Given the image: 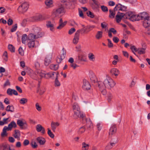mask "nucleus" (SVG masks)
<instances>
[{"label": "nucleus", "instance_id": "79ce46f5", "mask_svg": "<svg viewBox=\"0 0 150 150\" xmlns=\"http://www.w3.org/2000/svg\"><path fill=\"white\" fill-rule=\"evenodd\" d=\"M113 97L112 95V94L110 92H109L107 94V100L108 102H110L111 99H112Z\"/></svg>", "mask_w": 150, "mask_h": 150}, {"label": "nucleus", "instance_id": "6e6d98bb", "mask_svg": "<svg viewBox=\"0 0 150 150\" xmlns=\"http://www.w3.org/2000/svg\"><path fill=\"white\" fill-rule=\"evenodd\" d=\"M17 28V24H15L12 27V28L11 29V32H13L15 31Z\"/></svg>", "mask_w": 150, "mask_h": 150}, {"label": "nucleus", "instance_id": "f8f14e48", "mask_svg": "<svg viewBox=\"0 0 150 150\" xmlns=\"http://www.w3.org/2000/svg\"><path fill=\"white\" fill-rule=\"evenodd\" d=\"M127 8V6L122 5L120 4H116L114 8V11L120 10L122 11H125Z\"/></svg>", "mask_w": 150, "mask_h": 150}, {"label": "nucleus", "instance_id": "c85d7f7f", "mask_svg": "<svg viewBox=\"0 0 150 150\" xmlns=\"http://www.w3.org/2000/svg\"><path fill=\"white\" fill-rule=\"evenodd\" d=\"M7 130H8L7 126H4L3 128L2 132L1 134V136L2 137H4L5 136H6L7 135V134L6 133Z\"/></svg>", "mask_w": 150, "mask_h": 150}, {"label": "nucleus", "instance_id": "052dcab7", "mask_svg": "<svg viewBox=\"0 0 150 150\" xmlns=\"http://www.w3.org/2000/svg\"><path fill=\"white\" fill-rule=\"evenodd\" d=\"M7 94L9 95H12L13 94V89L8 88L7 91Z\"/></svg>", "mask_w": 150, "mask_h": 150}, {"label": "nucleus", "instance_id": "ea45409f", "mask_svg": "<svg viewBox=\"0 0 150 150\" xmlns=\"http://www.w3.org/2000/svg\"><path fill=\"white\" fill-rule=\"evenodd\" d=\"M3 150H15L14 149L11 148L9 145H5L3 146Z\"/></svg>", "mask_w": 150, "mask_h": 150}, {"label": "nucleus", "instance_id": "412c9836", "mask_svg": "<svg viewBox=\"0 0 150 150\" xmlns=\"http://www.w3.org/2000/svg\"><path fill=\"white\" fill-rule=\"evenodd\" d=\"M67 23V21H66L63 22L62 19L60 18L59 21V25L57 27V28L58 29H61L66 25Z\"/></svg>", "mask_w": 150, "mask_h": 150}, {"label": "nucleus", "instance_id": "49530a36", "mask_svg": "<svg viewBox=\"0 0 150 150\" xmlns=\"http://www.w3.org/2000/svg\"><path fill=\"white\" fill-rule=\"evenodd\" d=\"M47 129L48 130L47 133L48 135L51 138H54V135L52 133L51 130L49 128H48Z\"/></svg>", "mask_w": 150, "mask_h": 150}, {"label": "nucleus", "instance_id": "e2e57ef3", "mask_svg": "<svg viewBox=\"0 0 150 150\" xmlns=\"http://www.w3.org/2000/svg\"><path fill=\"white\" fill-rule=\"evenodd\" d=\"M108 45L109 47H112L113 46V44L112 42L109 39H108Z\"/></svg>", "mask_w": 150, "mask_h": 150}, {"label": "nucleus", "instance_id": "37998d69", "mask_svg": "<svg viewBox=\"0 0 150 150\" xmlns=\"http://www.w3.org/2000/svg\"><path fill=\"white\" fill-rule=\"evenodd\" d=\"M8 49L12 52H15V48L12 45H9L8 46Z\"/></svg>", "mask_w": 150, "mask_h": 150}, {"label": "nucleus", "instance_id": "6e6552de", "mask_svg": "<svg viewBox=\"0 0 150 150\" xmlns=\"http://www.w3.org/2000/svg\"><path fill=\"white\" fill-rule=\"evenodd\" d=\"M83 28L77 30L76 32L73 40V43L74 44H76L79 39L80 33V32L83 31Z\"/></svg>", "mask_w": 150, "mask_h": 150}, {"label": "nucleus", "instance_id": "58836bf2", "mask_svg": "<svg viewBox=\"0 0 150 150\" xmlns=\"http://www.w3.org/2000/svg\"><path fill=\"white\" fill-rule=\"evenodd\" d=\"M35 45V40H29L28 42V46L29 48L33 47Z\"/></svg>", "mask_w": 150, "mask_h": 150}, {"label": "nucleus", "instance_id": "a211bd4d", "mask_svg": "<svg viewBox=\"0 0 150 150\" xmlns=\"http://www.w3.org/2000/svg\"><path fill=\"white\" fill-rule=\"evenodd\" d=\"M36 129L38 132H41L42 134L45 133V128L40 124L38 125L36 127Z\"/></svg>", "mask_w": 150, "mask_h": 150}, {"label": "nucleus", "instance_id": "864d4df0", "mask_svg": "<svg viewBox=\"0 0 150 150\" xmlns=\"http://www.w3.org/2000/svg\"><path fill=\"white\" fill-rule=\"evenodd\" d=\"M3 57L4 59L6 61H7L8 60V54L7 52L5 51L3 54Z\"/></svg>", "mask_w": 150, "mask_h": 150}, {"label": "nucleus", "instance_id": "2eb2a0df", "mask_svg": "<svg viewBox=\"0 0 150 150\" xmlns=\"http://www.w3.org/2000/svg\"><path fill=\"white\" fill-rule=\"evenodd\" d=\"M51 59L52 56L50 55H47L45 59L44 62V64L45 66H47L50 64Z\"/></svg>", "mask_w": 150, "mask_h": 150}, {"label": "nucleus", "instance_id": "ddd939ff", "mask_svg": "<svg viewBox=\"0 0 150 150\" xmlns=\"http://www.w3.org/2000/svg\"><path fill=\"white\" fill-rule=\"evenodd\" d=\"M143 25L144 27L150 30V17L147 19H146L143 21Z\"/></svg>", "mask_w": 150, "mask_h": 150}, {"label": "nucleus", "instance_id": "423d86ee", "mask_svg": "<svg viewBox=\"0 0 150 150\" xmlns=\"http://www.w3.org/2000/svg\"><path fill=\"white\" fill-rule=\"evenodd\" d=\"M28 8V3L27 2H25L19 6L18 10L20 13H23L26 11Z\"/></svg>", "mask_w": 150, "mask_h": 150}, {"label": "nucleus", "instance_id": "bb28decb", "mask_svg": "<svg viewBox=\"0 0 150 150\" xmlns=\"http://www.w3.org/2000/svg\"><path fill=\"white\" fill-rule=\"evenodd\" d=\"M16 126L17 125L16 122L14 121H12L8 124V127H7V128L8 130H10L13 127L15 128Z\"/></svg>", "mask_w": 150, "mask_h": 150}, {"label": "nucleus", "instance_id": "7ed1b4c3", "mask_svg": "<svg viewBox=\"0 0 150 150\" xmlns=\"http://www.w3.org/2000/svg\"><path fill=\"white\" fill-rule=\"evenodd\" d=\"M103 83L105 87L109 89L113 87L115 84L113 80L109 77L105 79Z\"/></svg>", "mask_w": 150, "mask_h": 150}, {"label": "nucleus", "instance_id": "5701e85b", "mask_svg": "<svg viewBox=\"0 0 150 150\" xmlns=\"http://www.w3.org/2000/svg\"><path fill=\"white\" fill-rule=\"evenodd\" d=\"M37 141L40 145H43L45 142V139L41 137H39L36 139Z\"/></svg>", "mask_w": 150, "mask_h": 150}, {"label": "nucleus", "instance_id": "e433bc0d", "mask_svg": "<svg viewBox=\"0 0 150 150\" xmlns=\"http://www.w3.org/2000/svg\"><path fill=\"white\" fill-rule=\"evenodd\" d=\"M28 38L27 35L26 34H23L22 37V42L23 43L25 44L26 41Z\"/></svg>", "mask_w": 150, "mask_h": 150}, {"label": "nucleus", "instance_id": "4468645a", "mask_svg": "<svg viewBox=\"0 0 150 150\" xmlns=\"http://www.w3.org/2000/svg\"><path fill=\"white\" fill-rule=\"evenodd\" d=\"M89 76L90 80L92 82L95 83L97 81L96 77L92 71H90L89 72Z\"/></svg>", "mask_w": 150, "mask_h": 150}, {"label": "nucleus", "instance_id": "6ab92c4d", "mask_svg": "<svg viewBox=\"0 0 150 150\" xmlns=\"http://www.w3.org/2000/svg\"><path fill=\"white\" fill-rule=\"evenodd\" d=\"M59 125V123L58 122H52L51 124V129L53 132H55V129Z\"/></svg>", "mask_w": 150, "mask_h": 150}, {"label": "nucleus", "instance_id": "338daca9", "mask_svg": "<svg viewBox=\"0 0 150 150\" xmlns=\"http://www.w3.org/2000/svg\"><path fill=\"white\" fill-rule=\"evenodd\" d=\"M97 126L98 130H100L101 129L102 126L100 123H98L97 125Z\"/></svg>", "mask_w": 150, "mask_h": 150}, {"label": "nucleus", "instance_id": "8fccbe9b", "mask_svg": "<svg viewBox=\"0 0 150 150\" xmlns=\"http://www.w3.org/2000/svg\"><path fill=\"white\" fill-rule=\"evenodd\" d=\"M87 16L91 18H93L94 17V14L90 11H88L87 12Z\"/></svg>", "mask_w": 150, "mask_h": 150}, {"label": "nucleus", "instance_id": "5fc2aeb1", "mask_svg": "<svg viewBox=\"0 0 150 150\" xmlns=\"http://www.w3.org/2000/svg\"><path fill=\"white\" fill-rule=\"evenodd\" d=\"M101 8L102 10L104 12H107L108 11V8L106 6L103 5L102 6H101Z\"/></svg>", "mask_w": 150, "mask_h": 150}, {"label": "nucleus", "instance_id": "9b49d317", "mask_svg": "<svg viewBox=\"0 0 150 150\" xmlns=\"http://www.w3.org/2000/svg\"><path fill=\"white\" fill-rule=\"evenodd\" d=\"M91 88V86L89 82L85 79H84L83 81V84L82 88L83 89L88 90L90 89Z\"/></svg>", "mask_w": 150, "mask_h": 150}, {"label": "nucleus", "instance_id": "cd10ccee", "mask_svg": "<svg viewBox=\"0 0 150 150\" xmlns=\"http://www.w3.org/2000/svg\"><path fill=\"white\" fill-rule=\"evenodd\" d=\"M13 136L15 138L19 139L21 136L20 131L17 129L15 130Z\"/></svg>", "mask_w": 150, "mask_h": 150}, {"label": "nucleus", "instance_id": "72a5a7b5", "mask_svg": "<svg viewBox=\"0 0 150 150\" xmlns=\"http://www.w3.org/2000/svg\"><path fill=\"white\" fill-rule=\"evenodd\" d=\"M103 32L101 31H98L96 35V38L97 39H99L102 37Z\"/></svg>", "mask_w": 150, "mask_h": 150}, {"label": "nucleus", "instance_id": "603ef678", "mask_svg": "<svg viewBox=\"0 0 150 150\" xmlns=\"http://www.w3.org/2000/svg\"><path fill=\"white\" fill-rule=\"evenodd\" d=\"M19 53L21 56H23L24 55V52L23 49L22 48L20 47L18 49Z\"/></svg>", "mask_w": 150, "mask_h": 150}, {"label": "nucleus", "instance_id": "9d476101", "mask_svg": "<svg viewBox=\"0 0 150 150\" xmlns=\"http://www.w3.org/2000/svg\"><path fill=\"white\" fill-rule=\"evenodd\" d=\"M82 120H85L86 122V126L87 127V129L90 130L93 128V126L92 122L89 118H86L85 117H83V119H82Z\"/></svg>", "mask_w": 150, "mask_h": 150}, {"label": "nucleus", "instance_id": "bf43d9fd", "mask_svg": "<svg viewBox=\"0 0 150 150\" xmlns=\"http://www.w3.org/2000/svg\"><path fill=\"white\" fill-rule=\"evenodd\" d=\"M45 91V88H42L41 89H40L39 90V92H38L39 93V94L42 95Z\"/></svg>", "mask_w": 150, "mask_h": 150}, {"label": "nucleus", "instance_id": "2f4dec72", "mask_svg": "<svg viewBox=\"0 0 150 150\" xmlns=\"http://www.w3.org/2000/svg\"><path fill=\"white\" fill-rule=\"evenodd\" d=\"M14 107L13 105H8L7 106L6 108V110L7 111L9 112L10 111L11 112H13L14 111Z\"/></svg>", "mask_w": 150, "mask_h": 150}, {"label": "nucleus", "instance_id": "09e8293b", "mask_svg": "<svg viewBox=\"0 0 150 150\" xmlns=\"http://www.w3.org/2000/svg\"><path fill=\"white\" fill-rule=\"evenodd\" d=\"M64 59V58H63L62 57V55H61L59 57H57L56 59L57 62L58 63H60L62 60V59Z\"/></svg>", "mask_w": 150, "mask_h": 150}, {"label": "nucleus", "instance_id": "680f3d73", "mask_svg": "<svg viewBox=\"0 0 150 150\" xmlns=\"http://www.w3.org/2000/svg\"><path fill=\"white\" fill-rule=\"evenodd\" d=\"M75 31L76 30L74 28H72L69 30L68 33L70 35H71L75 32Z\"/></svg>", "mask_w": 150, "mask_h": 150}, {"label": "nucleus", "instance_id": "13d9d810", "mask_svg": "<svg viewBox=\"0 0 150 150\" xmlns=\"http://www.w3.org/2000/svg\"><path fill=\"white\" fill-rule=\"evenodd\" d=\"M93 2L94 4L95 5V7L96 8L99 7V4L98 3L96 0H91Z\"/></svg>", "mask_w": 150, "mask_h": 150}, {"label": "nucleus", "instance_id": "0eeeda50", "mask_svg": "<svg viewBox=\"0 0 150 150\" xmlns=\"http://www.w3.org/2000/svg\"><path fill=\"white\" fill-rule=\"evenodd\" d=\"M150 18L148 15V13L145 12L140 13L137 15V21H139L140 19L145 20L146 19H147Z\"/></svg>", "mask_w": 150, "mask_h": 150}, {"label": "nucleus", "instance_id": "f03ea898", "mask_svg": "<svg viewBox=\"0 0 150 150\" xmlns=\"http://www.w3.org/2000/svg\"><path fill=\"white\" fill-rule=\"evenodd\" d=\"M73 108L75 118L76 119L79 117L81 119H83V117H85V115L83 112H80V109L78 104L76 103H74Z\"/></svg>", "mask_w": 150, "mask_h": 150}, {"label": "nucleus", "instance_id": "4c0bfd02", "mask_svg": "<svg viewBox=\"0 0 150 150\" xmlns=\"http://www.w3.org/2000/svg\"><path fill=\"white\" fill-rule=\"evenodd\" d=\"M45 75H47L50 78H53L54 75H55L56 77L57 76V74L54 72H50Z\"/></svg>", "mask_w": 150, "mask_h": 150}, {"label": "nucleus", "instance_id": "b1692460", "mask_svg": "<svg viewBox=\"0 0 150 150\" xmlns=\"http://www.w3.org/2000/svg\"><path fill=\"white\" fill-rule=\"evenodd\" d=\"M33 18L35 21H38L44 19L45 18L41 15H38L33 17Z\"/></svg>", "mask_w": 150, "mask_h": 150}, {"label": "nucleus", "instance_id": "f257e3e1", "mask_svg": "<svg viewBox=\"0 0 150 150\" xmlns=\"http://www.w3.org/2000/svg\"><path fill=\"white\" fill-rule=\"evenodd\" d=\"M71 1L72 0H62L61 1V6L53 10V14L55 16H57L61 13H64V7L67 8H71Z\"/></svg>", "mask_w": 150, "mask_h": 150}, {"label": "nucleus", "instance_id": "774afa93", "mask_svg": "<svg viewBox=\"0 0 150 150\" xmlns=\"http://www.w3.org/2000/svg\"><path fill=\"white\" fill-rule=\"evenodd\" d=\"M109 30L113 34H115L117 33V31L113 28H111Z\"/></svg>", "mask_w": 150, "mask_h": 150}, {"label": "nucleus", "instance_id": "c03bdc74", "mask_svg": "<svg viewBox=\"0 0 150 150\" xmlns=\"http://www.w3.org/2000/svg\"><path fill=\"white\" fill-rule=\"evenodd\" d=\"M54 85L55 86H59L60 85V83L58 79V76H57L54 81Z\"/></svg>", "mask_w": 150, "mask_h": 150}, {"label": "nucleus", "instance_id": "4be33fe9", "mask_svg": "<svg viewBox=\"0 0 150 150\" xmlns=\"http://www.w3.org/2000/svg\"><path fill=\"white\" fill-rule=\"evenodd\" d=\"M53 2L52 0H45V3L46 8H49L52 6Z\"/></svg>", "mask_w": 150, "mask_h": 150}, {"label": "nucleus", "instance_id": "f3484780", "mask_svg": "<svg viewBox=\"0 0 150 150\" xmlns=\"http://www.w3.org/2000/svg\"><path fill=\"white\" fill-rule=\"evenodd\" d=\"M125 16V14L123 13H120L118 12L116 16V19L117 22L119 23L120 21L122 18Z\"/></svg>", "mask_w": 150, "mask_h": 150}, {"label": "nucleus", "instance_id": "dca6fc26", "mask_svg": "<svg viewBox=\"0 0 150 150\" xmlns=\"http://www.w3.org/2000/svg\"><path fill=\"white\" fill-rule=\"evenodd\" d=\"M110 73L112 75H115V76H117L120 74L119 71L117 69L115 68L112 69L110 71Z\"/></svg>", "mask_w": 150, "mask_h": 150}, {"label": "nucleus", "instance_id": "c9c22d12", "mask_svg": "<svg viewBox=\"0 0 150 150\" xmlns=\"http://www.w3.org/2000/svg\"><path fill=\"white\" fill-rule=\"evenodd\" d=\"M109 12L110 14L109 15V17L111 18H114L115 15V11H114V9L113 10L110 9L109 10Z\"/></svg>", "mask_w": 150, "mask_h": 150}, {"label": "nucleus", "instance_id": "4d7b16f0", "mask_svg": "<svg viewBox=\"0 0 150 150\" xmlns=\"http://www.w3.org/2000/svg\"><path fill=\"white\" fill-rule=\"evenodd\" d=\"M85 130V128L84 127H82L79 129V133H82L84 132Z\"/></svg>", "mask_w": 150, "mask_h": 150}, {"label": "nucleus", "instance_id": "a19ab883", "mask_svg": "<svg viewBox=\"0 0 150 150\" xmlns=\"http://www.w3.org/2000/svg\"><path fill=\"white\" fill-rule=\"evenodd\" d=\"M59 66L58 64H52L50 65V68L52 69L56 70L58 69Z\"/></svg>", "mask_w": 150, "mask_h": 150}, {"label": "nucleus", "instance_id": "de8ad7c7", "mask_svg": "<svg viewBox=\"0 0 150 150\" xmlns=\"http://www.w3.org/2000/svg\"><path fill=\"white\" fill-rule=\"evenodd\" d=\"M31 144L32 147L33 148H35L38 146V145L37 144L36 142L34 141L33 140L31 142Z\"/></svg>", "mask_w": 150, "mask_h": 150}, {"label": "nucleus", "instance_id": "aec40b11", "mask_svg": "<svg viewBox=\"0 0 150 150\" xmlns=\"http://www.w3.org/2000/svg\"><path fill=\"white\" fill-rule=\"evenodd\" d=\"M17 125L20 127L21 129H23V126L25 127L27 126V124L26 122H23L21 120H17Z\"/></svg>", "mask_w": 150, "mask_h": 150}, {"label": "nucleus", "instance_id": "a878e982", "mask_svg": "<svg viewBox=\"0 0 150 150\" xmlns=\"http://www.w3.org/2000/svg\"><path fill=\"white\" fill-rule=\"evenodd\" d=\"M116 130L117 128L115 125H113L111 126L109 132V135H112L115 133L116 132Z\"/></svg>", "mask_w": 150, "mask_h": 150}, {"label": "nucleus", "instance_id": "20e7f679", "mask_svg": "<svg viewBox=\"0 0 150 150\" xmlns=\"http://www.w3.org/2000/svg\"><path fill=\"white\" fill-rule=\"evenodd\" d=\"M33 34L35 35L36 37L39 38L43 37L44 33L42 32L41 29L38 27L34 26L33 28Z\"/></svg>", "mask_w": 150, "mask_h": 150}, {"label": "nucleus", "instance_id": "f704fd0d", "mask_svg": "<svg viewBox=\"0 0 150 150\" xmlns=\"http://www.w3.org/2000/svg\"><path fill=\"white\" fill-rule=\"evenodd\" d=\"M82 149L83 150H87L88 149L89 147V145L86 143L85 142L82 143Z\"/></svg>", "mask_w": 150, "mask_h": 150}, {"label": "nucleus", "instance_id": "69168bd1", "mask_svg": "<svg viewBox=\"0 0 150 150\" xmlns=\"http://www.w3.org/2000/svg\"><path fill=\"white\" fill-rule=\"evenodd\" d=\"M35 106L37 110L38 111H40L41 110V108L39 105L38 103H37L35 104Z\"/></svg>", "mask_w": 150, "mask_h": 150}, {"label": "nucleus", "instance_id": "c756f323", "mask_svg": "<svg viewBox=\"0 0 150 150\" xmlns=\"http://www.w3.org/2000/svg\"><path fill=\"white\" fill-rule=\"evenodd\" d=\"M38 38L36 37L35 35L33 33L30 34L28 37V39L29 40H35L34 39Z\"/></svg>", "mask_w": 150, "mask_h": 150}, {"label": "nucleus", "instance_id": "473e14b6", "mask_svg": "<svg viewBox=\"0 0 150 150\" xmlns=\"http://www.w3.org/2000/svg\"><path fill=\"white\" fill-rule=\"evenodd\" d=\"M89 59L91 61H94L95 59V55L92 53H89L88 54Z\"/></svg>", "mask_w": 150, "mask_h": 150}, {"label": "nucleus", "instance_id": "3c124183", "mask_svg": "<svg viewBox=\"0 0 150 150\" xmlns=\"http://www.w3.org/2000/svg\"><path fill=\"white\" fill-rule=\"evenodd\" d=\"M117 139H116L115 140H114L113 139H112L110 142V144L111 146L112 147L114 146L117 143Z\"/></svg>", "mask_w": 150, "mask_h": 150}, {"label": "nucleus", "instance_id": "a18cd8bd", "mask_svg": "<svg viewBox=\"0 0 150 150\" xmlns=\"http://www.w3.org/2000/svg\"><path fill=\"white\" fill-rule=\"evenodd\" d=\"M28 100L26 98H23L21 99L20 100V103L21 104H24L27 102Z\"/></svg>", "mask_w": 150, "mask_h": 150}, {"label": "nucleus", "instance_id": "7c9ffc66", "mask_svg": "<svg viewBox=\"0 0 150 150\" xmlns=\"http://www.w3.org/2000/svg\"><path fill=\"white\" fill-rule=\"evenodd\" d=\"M46 26L48 28H50V30L53 31L54 30V25L52 24L51 22L50 21H48L47 24Z\"/></svg>", "mask_w": 150, "mask_h": 150}, {"label": "nucleus", "instance_id": "1a4fd4ad", "mask_svg": "<svg viewBox=\"0 0 150 150\" xmlns=\"http://www.w3.org/2000/svg\"><path fill=\"white\" fill-rule=\"evenodd\" d=\"M97 83L101 93L104 95H105L106 93V91L105 89V88H106L104 86L103 82L100 81H98Z\"/></svg>", "mask_w": 150, "mask_h": 150}, {"label": "nucleus", "instance_id": "39448f33", "mask_svg": "<svg viewBox=\"0 0 150 150\" xmlns=\"http://www.w3.org/2000/svg\"><path fill=\"white\" fill-rule=\"evenodd\" d=\"M137 15L131 11H129L125 14V16L127 19L132 21H137Z\"/></svg>", "mask_w": 150, "mask_h": 150}, {"label": "nucleus", "instance_id": "393cba45", "mask_svg": "<svg viewBox=\"0 0 150 150\" xmlns=\"http://www.w3.org/2000/svg\"><path fill=\"white\" fill-rule=\"evenodd\" d=\"M146 49V45L143 47V48L139 47L137 48V52L139 54H144L145 53V50Z\"/></svg>", "mask_w": 150, "mask_h": 150}, {"label": "nucleus", "instance_id": "0e129e2a", "mask_svg": "<svg viewBox=\"0 0 150 150\" xmlns=\"http://www.w3.org/2000/svg\"><path fill=\"white\" fill-rule=\"evenodd\" d=\"M8 140L9 142L11 143H13L15 141V139L12 137H9Z\"/></svg>", "mask_w": 150, "mask_h": 150}]
</instances>
